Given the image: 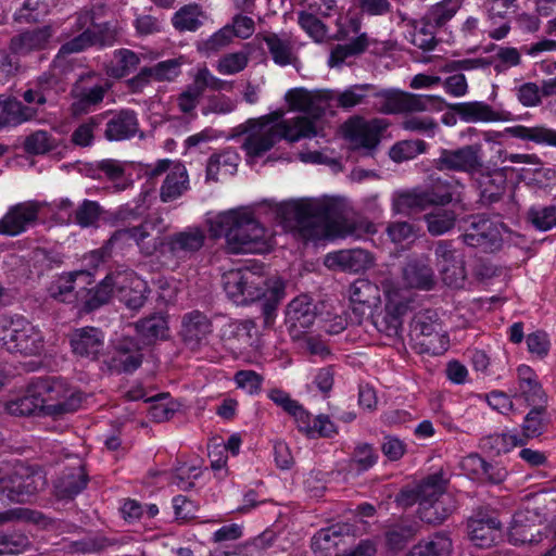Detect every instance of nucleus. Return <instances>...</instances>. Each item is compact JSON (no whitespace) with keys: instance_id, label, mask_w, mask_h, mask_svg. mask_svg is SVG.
I'll use <instances>...</instances> for the list:
<instances>
[{"instance_id":"nucleus-59","label":"nucleus","mask_w":556,"mask_h":556,"mask_svg":"<svg viewBox=\"0 0 556 556\" xmlns=\"http://www.w3.org/2000/svg\"><path fill=\"white\" fill-rule=\"evenodd\" d=\"M103 115H94L79 124L71 135L73 144L86 148L90 147L94 140V131L101 125Z\"/></svg>"},{"instance_id":"nucleus-57","label":"nucleus","mask_w":556,"mask_h":556,"mask_svg":"<svg viewBox=\"0 0 556 556\" xmlns=\"http://www.w3.org/2000/svg\"><path fill=\"white\" fill-rule=\"evenodd\" d=\"M142 355L138 349H126L119 345L111 358L110 367L117 372H132L140 367Z\"/></svg>"},{"instance_id":"nucleus-47","label":"nucleus","mask_w":556,"mask_h":556,"mask_svg":"<svg viewBox=\"0 0 556 556\" xmlns=\"http://www.w3.org/2000/svg\"><path fill=\"white\" fill-rule=\"evenodd\" d=\"M371 93V84H357L338 92L334 102L338 108L350 111L357 105H370Z\"/></svg>"},{"instance_id":"nucleus-40","label":"nucleus","mask_w":556,"mask_h":556,"mask_svg":"<svg viewBox=\"0 0 556 556\" xmlns=\"http://www.w3.org/2000/svg\"><path fill=\"white\" fill-rule=\"evenodd\" d=\"M114 271L108 274L99 285L91 289L81 288L79 301L84 311L92 312L109 303L115 292Z\"/></svg>"},{"instance_id":"nucleus-51","label":"nucleus","mask_w":556,"mask_h":556,"mask_svg":"<svg viewBox=\"0 0 556 556\" xmlns=\"http://www.w3.org/2000/svg\"><path fill=\"white\" fill-rule=\"evenodd\" d=\"M406 283L412 288L431 289L434 283L431 267L418 261L409 262L403 270Z\"/></svg>"},{"instance_id":"nucleus-56","label":"nucleus","mask_w":556,"mask_h":556,"mask_svg":"<svg viewBox=\"0 0 556 556\" xmlns=\"http://www.w3.org/2000/svg\"><path fill=\"white\" fill-rule=\"evenodd\" d=\"M139 63L140 59L136 52L129 49H118L114 51L109 73L115 78H122L135 71Z\"/></svg>"},{"instance_id":"nucleus-18","label":"nucleus","mask_w":556,"mask_h":556,"mask_svg":"<svg viewBox=\"0 0 556 556\" xmlns=\"http://www.w3.org/2000/svg\"><path fill=\"white\" fill-rule=\"evenodd\" d=\"M42 206V203L34 200L10 206L0 218V233L16 237L25 232L37 223Z\"/></svg>"},{"instance_id":"nucleus-16","label":"nucleus","mask_w":556,"mask_h":556,"mask_svg":"<svg viewBox=\"0 0 556 556\" xmlns=\"http://www.w3.org/2000/svg\"><path fill=\"white\" fill-rule=\"evenodd\" d=\"M155 225V220L146 219L137 226L119 228L110 237L109 245L123 250L134 242L143 255L150 256L160 244L159 238L152 236Z\"/></svg>"},{"instance_id":"nucleus-58","label":"nucleus","mask_w":556,"mask_h":556,"mask_svg":"<svg viewBox=\"0 0 556 556\" xmlns=\"http://www.w3.org/2000/svg\"><path fill=\"white\" fill-rule=\"evenodd\" d=\"M232 40V30L230 25H226L215 31L208 38L197 42V49L200 53L211 55L217 53L227 47Z\"/></svg>"},{"instance_id":"nucleus-54","label":"nucleus","mask_w":556,"mask_h":556,"mask_svg":"<svg viewBox=\"0 0 556 556\" xmlns=\"http://www.w3.org/2000/svg\"><path fill=\"white\" fill-rule=\"evenodd\" d=\"M446 484L447 480L444 478L442 470L428 476L417 485L419 503H425L426 501L430 502L440 497L442 494H448L445 492Z\"/></svg>"},{"instance_id":"nucleus-3","label":"nucleus","mask_w":556,"mask_h":556,"mask_svg":"<svg viewBox=\"0 0 556 556\" xmlns=\"http://www.w3.org/2000/svg\"><path fill=\"white\" fill-rule=\"evenodd\" d=\"M214 236H224L230 254L261 253L266 249V230L248 208L219 213L211 224Z\"/></svg>"},{"instance_id":"nucleus-22","label":"nucleus","mask_w":556,"mask_h":556,"mask_svg":"<svg viewBox=\"0 0 556 556\" xmlns=\"http://www.w3.org/2000/svg\"><path fill=\"white\" fill-rule=\"evenodd\" d=\"M542 523V517L535 508L529 506L518 510L514 517L509 527V541L517 544H534L542 540V533L540 526Z\"/></svg>"},{"instance_id":"nucleus-44","label":"nucleus","mask_w":556,"mask_h":556,"mask_svg":"<svg viewBox=\"0 0 556 556\" xmlns=\"http://www.w3.org/2000/svg\"><path fill=\"white\" fill-rule=\"evenodd\" d=\"M273 61L279 66L293 64L296 60L293 43L287 35L267 33L262 36Z\"/></svg>"},{"instance_id":"nucleus-13","label":"nucleus","mask_w":556,"mask_h":556,"mask_svg":"<svg viewBox=\"0 0 556 556\" xmlns=\"http://www.w3.org/2000/svg\"><path fill=\"white\" fill-rule=\"evenodd\" d=\"M109 89L110 84L99 80L93 73L81 76L71 89L72 115L79 116L94 110L103 101Z\"/></svg>"},{"instance_id":"nucleus-61","label":"nucleus","mask_w":556,"mask_h":556,"mask_svg":"<svg viewBox=\"0 0 556 556\" xmlns=\"http://www.w3.org/2000/svg\"><path fill=\"white\" fill-rule=\"evenodd\" d=\"M463 467H471L473 471L482 470L492 483H501L507 477V470L504 467L493 466L476 454L466 457L463 460Z\"/></svg>"},{"instance_id":"nucleus-41","label":"nucleus","mask_w":556,"mask_h":556,"mask_svg":"<svg viewBox=\"0 0 556 556\" xmlns=\"http://www.w3.org/2000/svg\"><path fill=\"white\" fill-rule=\"evenodd\" d=\"M189 189V176L184 164H174L167 173L161 188L160 199L168 203L180 198Z\"/></svg>"},{"instance_id":"nucleus-26","label":"nucleus","mask_w":556,"mask_h":556,"mask_svg":"<svg viewBox=\"0 0 556 556\" xmlns=\"http://www.w3.org/2000/svg\"><path fill=\"white\" fill-rule=\"evenodd\" d=\"M53 36L51 26L35 27L13 36L9 50L12 54L26 56L35 51L46 49Z\"/></svg>"},{"instance_id":"nucleus-30","label":"nucleus","mask_w":556,"mask_h":556,"mask_svg":"<svg viewBox=\"0 0 556 556\" xmlns=\"http://www.w3.org/2000/svg\"><path fill=\"white\" fill-rule=\"evenodd\" d=\"M451 110L465 123H494L505 121L503 112L494 110L483 101L459 102Z\"/></svg>"},{"instance_id":"nucleus-29","label":"nucleus","mask_w":556,"mask_h":556,"mask_svg":"<svg viewBox=\"0 0 556 556\" xmlns=\"http://www.w3.org/2000/svg\"><path fill=\"white\" fill-rule=\"evenodd\" d=\"M421 531L419 521L413 518H401L389 523L384 530L386 546L393 552L403 551Z\"/></svg>"},{"instance_id":"nucleus-8","label":"nucleus","mask_w":556,"mask_h":556,"mask_svg":"<svg viewBox=\"0 0 556 556\" xmlns=\"http://www.w3.org/2000/svg\"><path fill=\"white\" fill-rule=\"evenodd\" d=\"M506 226L483 214L469 216L462 226L460 239L470 248H478L483 252H495L503 247Z\"/></svg>"},{"instance_id":"nucleus-43","label":"nucleus","mask_w":556,"mask_h":556,"mask_svg":"<svg viewBox=\"0 0 556 556\" xmlns=\"http://www.w3.org/2000/svg\"><path fill=\"white\" fill-rule=\"evenodd\" d=\"M467 528L468 535L475 545L488 547L498 538L501 522L494 518H470Z\"/></svg>"},{"instance_id":"nucleus-14","label":"nucleus","mask_w":556,"mask_h":556,"mask_svg":"<svg viewBox=\"0 0 556 556\" xmlns=\"http://www.w3.org/2000/svg\"><path fill=\"white\" fill-rule=\"evenodd\" d=\"M285 112L282 110H276L258 118H250L251 121H257L260 124H264L275 129L276 134L283 138V140L293 143L301 139L313 138L317 135L316 125L304 116H296L289 119H283Z\"/></svg>"},{"instance_id":"nucleus-36","label":"nucleus","mask_w":556,"mask_h":556,"mask_svg":"<svg viewBox=\"0 0 556 556\" xmlns=\"http://www.w3.org/2000/svg\"><path fill=\"white\" fill-rule=\"evenodd\" d=\"M88 483V476L81 465L65 469L54 483L55 495L70 500L79 494Z\"/></svg>"},{"instance_id":"nucleus-10","label":"nucleus","mask_w":556,"mask_h":556,"mask_svg":"<svg viewBox=\"0 0 556 556\" xmlns=\"http://www.w3.org/2000/svg\"><path fill=\"white\" fill-rule=\"evenodd\" d=\"M410 333L421 353L441 355L448 348V338L434 311L418 312L410 323Z\"/></svg>"},{"instance_id":"nucleus-46","label":"nucleus","mask_w":556,"mask_h":556,"mask_svg":"<svg viewBox=\"0 0 556 556\" xmlns=\"http://www.w3.org/2000/svg\"><path fill=\"white\" fill-rule=\"evenodd\" d=\"M239 155L232 150L212 154L206 164V179L217 181L219 174L233 175L237 172Z\"/></svg>"},{"instance_id":"nucleus-45","label":"nucleus","mask_w":556,"mask_h":556,"mask_svg":"<svg viewBox=\"0 0 556 556\" xmlns=\"http://www.w3.org/2000/svg\"><path fill=\"white\" fill-rule=\"evenodd\" d=\"M343 540L342 528L339 526L320 529L312 539V549L316 556H336Z\"/></svg>"},{"instance_id":"nucleus-28","label":"nucleus","mask_w":556,"mask_h":556,"mask_svg":"<svg viewBox=\"0 0 556 556\" xmlns=\"http://www.w3.org/2000/svg\"><path fill=\"white\" fill-rule=\"evenodd\" d=\"M205 242V233L198 227H190L184 231L176 232L168 238L167 247L170 254L178 260H188Z\"/></svg>"},{"instance_id":"nucleus-11","label":"nucleus","mask_w":556,"mask_h":556,"mask_svg":"<svg viewBox=\"0 0 556 556\" xmlns=\"http://www.w3.org/2000/svg\"><path fill=\"white\" fill-rule=\"evenodd\" d=\"M388 126L389 123L383 118L365 119L355 116L344 124V136L352 150H359L364 155L372 156Z\"/></svg>"},{"instance_id":"nucleus-33","label":"nucleus","mask_w":556,"mask_h":556,"mask_svg":"<svg viewBox=\"0 0 556 556\" xmlns=\"http://www.w3.org/2000/svg\"><path fill=\"white\" fill-rule=\"evenodd\" d=\"M208 13L199 3L180 7L172 16V25L179 33H195L208 20Z\"/></svg>"},{"instance_id":"nucleus-55","label":"nucleus","mask_w":556,"mask_h":556,"mask_svg":"<svg viewBox=\"0 0 556 556\" xmlns=\"http://www.w3.org/2000/svg\"><path fill=\"white\" fill-rule=\"evenodd\" d=\"M525 444L526 441L523 438H521L518 434L511 433H494L484 437L481 440V445L483 448L497 455L502 453H507L511 448L516 446H522Z\"/></svg>"},{"instance_id":"nucleus-7","label":"nucleus","mask_w":556,"mask_h":556,"mask_svg":"<svg viewBox=\"0 0 556 556\" xmlns=\"http://www.w3.org/2000/svg\"><path fill=\"white\" fill-rule=\"evenodd\" d=\"M47 484L41 471L23 464L14 466L11 472L0 475V502L5 500L24 503L43 490Z\"/></svg>"},{"instance_id":"nucleus-17","label":"nucleus","mask_w":556,"mask_h":556,"mask_svg":"<svg viewBox=\"0 0 556 556\" xmlns=\"http://www.w3.org/2000/svg\"><path fill=\"white\" fill-rule=\"evenodd\" d=\"M240 134L244 136L242 150L245 152L248 162H254L262 157L274 146L282 140L274 128L260 124L257 121L248 119L239 126Z\"/></svg>"},{"instance_id":"nucleus-32","label":"nucleus","mask_w":556,"mask_h":556,"mask_svg":"<svg viewBox=\"0 0 556 556\" xmlns=\"http://www.w3.org/2000/svg\"><path fill=\"white\" fill-rule=\"evenodd\" d=\"M316 316V304L306 294L293 299L286 309L287 323L291 328L299 330L309 328L314 324Z\"/></svg>"},{"instance_id":"nucleus-12","label":"nucleus","mask_w":556,"mask_h":556,"mask_svg":"<svg viewBox=\"0 0 556 556\" xmlns=\"http://www.w3.org/2000/svg\"><path fill=\"white\" fill-rule=\"evenodd\" d=\"M386 306L382 313L376 316V329L391 339H396L403 330V318L409 311V300L400 290L387 287L384 289Z\"/></svg>"},{"instance_id":"nucleus-42","label":"nucleus","mask_w":556,"mask_h":556,"mask_svg":"<svg viewBox=\"0 0 556 556\" xmlns=\"http://www.w3.org/2000/svg\"><path fill=\"white\" fill-rule=\"evenodd\" d=\"M452 551L450 535L444 531H438L415 544L407 556H450Z\"/></svg>"},{"instance_id":"nucleus-64","label":"nucleus","mask_w":556,"mask_h":556,"mask_svg":"<svg viewBox=\"0 0 556 556\" xmlns=\"http://www.w3.org/2000/svg\"><path fill=\"white\" fill-rule=\"evenodd\" d=\"M528 218L539 230H549L556 226V206H532L528 212Z\"/></svg>"},{"instance_id":"nucleus-2","label":"nucleus","mask_w":556,"mask_h":556,"mask_svg":"<svg viewBox=\"0 0 556 556\" xmlns=\"http://www.w3.org/2000/svg\"><path fill=\"white\" fill-rule=\"evenodd\" d=\"M277 216L296 229L305 240H319L326 237L341 216V205L329 198L302 199L277 205Z\"/></svg>"},{"instance_id":"nucleus-15","label":"nucleus","mask_w":556,"mask_h":556,"mask_svg":"<svg viewBox=\"0 0 556 556\" xmlns=\"http://www.w3.org/2000/svg\"><path fill=\"white\" fill-rule=\"evenodd\" d=\"M482 165V146L480 143L467 144L457 149H442L435 160L438 169L466 173L471 178Z\"/></svg>"},{"instance_id":"nucleus-62","label":"nucleus","mask_w":556,"mask_h":556,"mask_svg":"<svg viewBox=\"0 0 556 556\" xmlns=\"http://www.w3.org/2000/svg\"><path fill=\"white\" fill-rule=\"evenodd\" d=\"M545 413L544 404L533 406V408L526 415L522 424V437L525 441L527 439H533L541 435L546 428V424L543 419Z\"/></svg>"},{"instance_id":"nucleus-34","label":"nucleus","mask_w":556,"mask_h":556,"mask_svg":"<svg viewBox=\"0 0 556 556\" xmlns=\"http://www.w3.org/2000/svg\"><path fill=\"white\" fill-rule=\"evenodd\" d=\"M90 274L87 270H76L63 274L59 276L49 287V293L51 298L64 302L71 303L74 300L80 298V291H75L77 280L83 279L86 282H90Z\"/></svg>"},{"instance_id":"nucleus-27","label":"nucleus","mask_w":556,"mask_h":556,"mask_svg":"<svg viewBox=\"0 0 556 556\" xmlns=\"http://www.w3.org/2000/svg\"><path fill=\"white\" fill-rule=\"evenodd\" d=\"M212 333V323L200 311H192L184 315L180 334L184 342L191 349H198L207 342Z\"/></svg>"},{"instance_id":"nucleus-48","label":"nucleus","mask_w":556,"mask_h":556,"mask_svg":"<svg viewBox=\"0 0 556 556\" xmlns=\"http://www.w3.org/2000/svg\"><path fill=\"white\" fill-rule=\"evenodd\" d=\"M368 46L369 38L366 33H362L345 45H336L331 49L327 63L330 67H340L348 58L365 52Z\"/></svg>"},{"instance_id":"nucleus-4","label":"nucleus","mask_w":556,"mask_h":556,"mask_svg":"<svg viewBox=\"0 0 556 556\" xmlns=\"http://www.w3.org/2000/svg\"><path fill=\"white\" fill-rule=\"evenodd\" d=\"M0 346L10 353L37 356L45 350V337L24 316H0Z\"/></svg>"},{"instance_id":"nucleus-19","label":"nucleus","mask_w":556,"mask_h":556,"mask_svg":"<svg viewBox=\"0 0 556 556\" xmlns=\"http://www.w3.org/2000/svg\"><path fill=\"white\" fill-rule=\"evenodd\" d=\"M479 191V201L483 205L498 202L507 187L506 168L482 165L472 177Z\"/></svg>"},{"instance_id":"nucleus-50","label":"nucleus","mask_w":556,"mask_h":556,"mask_svg":"<svg viewBox=\"0 0 556 556\" xmlns=\"http://www.w3.org/2000/svg\"><path fill=\"white\" fill-rule=\"evenodd\" d=\"M135 326L139 336L148 343L166 339L168 336V323L161 313L142 318Z\"/></svg>"},{"instance_id":"nucleus-24","label":"nucleus","mask_w":556,"mask_h":556,"mask_svg":"<svg viewBox=\"0 0 556 556\" xmlns=\"http://www.w3.org/2000/svg\"><path fill=\"white\" fill-rule=\"evenodd\" d=\"M374 264L372 255L364 249L340 250L328 253L324 265L331 270L359 273Z\"/></svg>"},{"instance_id":"nucleus-23","label":"nucleus","mask_w":556,"mask_h":556,"mask_svg":"<svg viewBox=\"0 0 556 556\" xmlns=\"http://www.w3.org/2000/svg\"><path fill=\"white\" fill-rule=\"evenodd\" d=\"M70 343L76 356L94 361L104 351L105 336L99 328L81 327L71 333Z\"/></svg>"},{"instance_id":"nucleus-49","label":"nucleus","mask_w":556,"mask_h":556,"mask_svg":"<svg viewBox=\"0 0 556 556\" xmlns=\"http://www.w3.org/2000/svg\"><path fill=\"white\" fill-rule=\"evenodd\" d=\"M507 131L513 137L520 140L532 141L536 144L556 147V130L548 128L545 125H538L533 127L517 125L508 128Z\"/></svg>"},{"instance_id":"nucleus-1","label":"nucleus","mask_w":556,"mask_h":556,"mask_svg":"<svg viewBox=\"0 0 556 556\" xmlns=\"http://www.w3.org/2000/svg\"><path fill=\"white\" fill-rule=\"evenodd\" d=\"M104 7L83 9L76 12L64 24L59 40L61 45L54 60L53 67L66 72L67 56L88 50L91 47H111L119 36L117 23L101 22L100 15Z\"/></svg>"},{"instance_id":"nucleus-60","label":"nucleus","mask_w":556,"mask_h":556,"mask_svg":"<svg viewBox=\"0 0 556 556\" xmlns=\"http://www.w3.org/2000/svg\"><path fill=\"white\" fill-rule=\"evenodd\" d=\"M31 395L30 389L27 387L25 394L5 403L7 413L12 416H30L41 414L39 404Z\"/></svg>"},{"instance_id":"nucleus-21","label":"nucleus","mask_w":556,"mask_h":556,"mask_svg":"<svg viewBox=\"0 0 556 556\" xmlns=\"http://www.w3.org/2000/svg\"><path fill=\"white\" fill-rule=\"evenodd\" d=\"M114 276V288L119 301L130 309L142 307L149 293L147 281L131 269L116 270Z\"/></svg>"},{"instance_id":"nucleus-35","label":"nucleus","mask_w":556,"mask_h":556,"mask_svg":"<svg viewBox=\"0 0 556 556\" xmlns=\"http://www.w3.org/2000/svg\"><path fill=\"white\" fill-rule=\"evenodd\" d=\"M455 509L456 501L454 496L448 493L442 494L440 497L430 502L426 501L425 503H419L417 514L421 521L430 525H439L450 517Z\"/></svg>"},{"instance_id":"nucleus-5","label":"nucleus","mask_w":556,"mask_h":556,"mask_svg":"<svg viewBox=\"0 0 556 556\" xmlns=\"http://www.w3.org/2000/svg\"><path fill=\"white\" fill-rule=\"evenodd\" d=\"M42 415L58 417L77 410L81 396L58 378H36L28 384Z\"/></svg>"},{"instance_id":"nucleus-38","label":"nucleus","mask_w":556,"mask_h":556,"mask_svg":"<svg viewBox=\"0 0 556 556\" xmlns=\"http://www.w3.org/2000/svg\"><path fill=\"white\" fill-rule=\"evenodd\" d=\"M285 99L291 111L305 113L315 125V121L324 114V108L320 100L311 91L304 88L290 89Z\"/></svg>"},{"instance_id":"nucleus-31","label":"nucleus","mask_w":556,"mask_h":556,"mask_svg":"<svg viewBox=\"0 0 556 556\" xmlns=\"http://www.w3.org/2000/svg\"><path fill=\"white\" fill-rule=\"evenodd\" d=\"M518 391L516 396L525 400L528 405L545 404L547 396L539 381L535 371L528 365H520L517 368Z\"/></svg>"},{"instance_id":"nucleus-37","label":"nucleus","mask_w":556,"mask_h":556,"mask_svg":"<svg viewBox=\"0 0 556 556\" xmlns=\"http://www.w3.org/2000/svg\"><path fill=\"white\" fill-rule=\"evenodd\" d=\"M350 299L354 305H357L354 311L363 315L367 309L370 311L380 303V289L368 279L359 278L350 287Z\"/></svg>"},{"instance_id":"nucleus-63","label":"nucleus","mask_w":556,"mask_h":556,"mask_svg":"<svg viewBox=\"0 0 556 556\" xmlns=\"http://www.w3.org/2000/svg\"><path fill=\"white\" fill-rule=\"evenodd\" d=\"M125 167V163L118 160L105 159L93 164L90 168V176L94 179H100L104 175L109 180L117 181L123 178Z\"/></svg>"},{"instance_id":"nucleus-6","label":"nucleus","mask_w":556,"mask_h":556,"mask_svg":"<svg viewBox=\"0 0 556 556\" xmlns=\"http://www.w3.org/2000/svg\"><path fill=\"white\" fill-rule=\"evenodd\" d=\"M441 102L440 97L415 94L400 89H380L372 85L370 106L382 114L425 112Z\"/></svg>"},{"instance_id":"nucleus-52","label":"nucleus","mask_w":556,"mask_h":556,"mask_svg":"<svg viewBox=\"0 0 556 556\" xmlns=\"http://www.w3.org/2000/svg\"><path fill=\"white\" fill-rule=\"evenodd\" d=\"M460 0H442L429 8L425 14L428 25L441 28L451 21L460 9Z\"/></svg>"},{"instance_id":"nucleus-20","label":"nucleus","mask_w":556,"mask_h":556,"mask_svg":"<svg viewBox=\"0 0 556 556\" xmlns=\"http://www.w3.org/2000/svg\"><path fill=\"white\" fill-rule=\"evenodd\" d=\"M454 186L441 178L431 179L426 190L407 192L401 197V202L409 208L425 210L430 205H446L453 200Z\"/></svg>"},{"instance_id":"nucleus-9","label":"nucleus","mask_w":556,"mask_h":556,"mask_svg":"<svg viewBox=\"0 0 556 556\" xmlns=\"http://www.w3.org/2000/svg\"><path fill=\"white\" fill-rule=\"evenodd\" d=\"M223 287L237 304H248L261 299L266 291V278L250 268L231 269L223 275Z\"/></svg>"},{"instance_id":"nucleus-53","label":"nucleus","mask_w":556,"mask_h":556,"mask_svg":"<svg viewBox=\"0 0 556 556\" xmlns=\"http://www.w3.org/2000/svg\"><path fill=\"white\" fill-rule=\"evenodd\" d=\"M425 222L431 236H442L454 228L456 213L453 210L437 208L425 215Z\"/></svg>"},{"instance_id":"nucleus-39","label":"nucleus","mask_w":556,"mask_h":556,"mask_svg":"<svg viewBox=\"0 0 556 556\" xmlns=\"http://www.w3.org/2000/svg\"><path fill=\"white\" fill-rule=\"evenodd\" d=\"M37 109L14 98H0V128L17 126L37 116Z\"/></svg>"},{"instance_id":"nucleus-25","label":"nucleus","mask_w":556,"mask_h":556,"mask_svg":"<svg viewBox=\"0 0 556 556\" xmlns=\"http://www.w3.org/2000/svg\"><path fill=\"white\" fill-rule=\"evenodd\" d=\"M108 116L104 129V138L108 141L129 140L139 131L137 113L129 109L102 114Z\"/></svg>"}]
</instances>
